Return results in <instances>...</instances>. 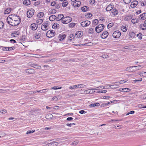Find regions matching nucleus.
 Listing matches in <instances>:
<instances>
[{"mask_svg": "<svg viewBox=\"0 0 146 146\" xmlns=\"http://www.w3.org/2000/svg\"><path fill=\"white\" fill-rule=\"evenodd\" d=\"M12 16V15H10L7 18L6 21L7 23L13 26H16L20 23L18 21H15L14 20L11 19V17Z\"/></svg>", "mask_w": 146, "mask_h": 146, "instance_id": "nucleus-1", "label": "nucleus"}, {"mask_svg": "<svg viewBox=\"0 0 146 146\" xmlns=\"http://www.w3.org/2000/svg\"><path fill=\"white\" fill-rule=\"evenodd\" d=\"M104 28V26L103 24H100L96 26L95 28L96 31L98 33L101 32Z\"/></svg>", "mask_w": 146, "mask_h": 146, "instance_id": "nucleus-2", "label": "nucleus"}, {"mask_svg": "<svg viewBox=\"0 0 146 146\" xmlns=\"http://www.w3.org/2000/svg\"><path fill=\"white\" fill-rule=\"evenodd\" d=\"M49 23L48 22L46 21L43 23L41 25V28L42 30L46 31L48 29Z\"/></svg>", "mask_w": 146, "mask_h": 146, "instance_id": "nucleus-3", "label": "nucleus"}, {"mask_svg": "<svg viewBox=\"0 0 146 146\" xmlns=\"http://www.w3.org/2000/svg\"><path fill=\"white\" fill-rule=\"evenodd\" d=\"M55 34V32L53 30H49L47 32L46 35L48 38H51L54 36Z\"/></svg>", "mask_w": 146, "mask_h": 146, "instance_id": "nucleus-4", "label": "nucleus"}, {"mask_svg": "<svg viewBox=\"0 0 146 146\" xmlns=\"http://www.w3.org/2000/svg\"><path fill=\"white\" fill-rule=\"evenodd\" d=\"M121 33L119 31H114L113 34V36L115 38H118L121 36Z\"/></svg>", "mask_w": 146, "mask_h": 146, "instance_id": "nucleus-5", "label": "nucleus"}, {"mask_svg": "<svg viewBox=\"0 0 146 146\" xmlns=\"http://www.w3.org/2000/svg\"><path fill=\"white\" fill-rule=\"evenodd\" d=\"M90 23L91 22L90 21L86 20L81 22L80 24L82 27H85L88 26Z\"/></svg>", "mask_w": 146, "mask_h": 146, "instance_id": "nucleus-6", "label": "nucleus"}, {"mask_svg": "<svg viewBox=\"0 0 146 146\" xmlns=\"http://www.w3.org/2000/svg\"><path fill=\"white\" fill-rule=\"evenodd\" d=\"M35 11L33 9L28 10L27 12V17L28 18H30L33 16L34 14Z\"/></svg>", "mask_w": 146, "mask_h": 146, "instance_id": "nucleus-7", "label": "nucleus"}, {"mask_svg": "<svg viewBox=\"0 0 146 146\" xmlns=\"http://www.w3.org/2000/svg\"><path fill=\"white\" fill-rule=\"evenodd\" d=\"M40 33L41 32L40 31L37 30L34 35L35 38L37 39L39 38L41 36Z\"/></svg>", "mask_w": 146, "mask_h": 146, "instance_id": "nucleus-8", "label": "nucleus"}, {"mask_svg": "<svg viewBox=\"0 0 146 146\" xmlns=\"http://www.w3.org/2000/svg\"><path fill=\"white\" fill-rule=\"evenodd\" d=\"M83 33L80 31L76 32L75 34L76 37L78 38H80L83 36Z\"/></svg>", "mask_w": 146, "mask_h": 146, "instance_id": "nucleus-9", "label": "nucleus"}, {"mask_svg": "<svg viewBox=\"0 0 146 146\" xmlns=\"http://www.w3.org/2000/svg\"><path fill=\"white\" fill-rule=\"evenodd\" d=\"M74 35L72 34H70L68 36V40L69 41L73 42L74 40Z\"/></svg>", "mask_w": 146, "mask_h": 146, "instance_id": "nucleus-10", "label": "nucleus"}, {"mask_svg": "<svg viewBox=\"0 0 146 146\" xmlns=\"http://www.w3.org/2000/svg\"><path fill=\"white\" fill-rule=\"evenodd\" d=\"M11 17L12 19L14 20L15 21H18V22H21V19L19 16H17V15H12V16Z\"/></svg>", "mask_w": 146, "mask_h": 146, "instance_id": "nucleus-11", "label": "nucleus"}, {"mask_svg": "<svg viewBox=\"0 0 146 146\" xmlns=\"http://www.w3.org/2000/svg\"><path fill=\"white\" fill-rule=\"evenodd\" d=\"M118 11L116 9H112L111 11V16H115L118 13Z\"/></svg>", "mask_w": 146, "mask_h": 146, "instance_id": "nucleus-12", "label": "nucleus"}, {"mask_svg": "<svg viewBox=\"0 0 146 146\" xmlns=\"http://www.w3.org/2000/svg\"><path fill=\"white\" fill-rule=\"evenodd\" d=\"M25 72L26 73L29 74H33L35 72L34 70L33 69H28L25 70Z\"/></svg>", "mask_w": 146, "mask_h": 146, "instance_id": "nucleus-13", "label": "nucleus"}, {"mask_svg": "<svg viewBox=\"0 0 146 146\" xmlns=\"http://www.w3.org/2000/svg\"><path fill=\"white\" fill-rule=\"evenodd\" d=\"M114 7V5L112 4H110L108 5L106 8V10L107 11H111Z\"/></svg>", "mask_w": 146, "mask_h": 146, "instance_id": "nucleus-14", "label": "nucleus"}, {"mask_svg": "<svg viewBox=\"0 0 146 146\" xmlns=\"http://www.w3.org/2000/svg\"><path fill=\"white\" fill-rule=\"evenodd\" d=\"M30 27L32 30H35L37 28L38 25L37 24L33 23L31 25Z\"/></svg>", "mask_w": 146, "mask_h": 146, "instance_id": "nucleus-15", "label": "nucleus"}, {"mask_svg": "<svg viewBox=\"0 0 146 146\" xmlns=\"http://www.w3.org/2000/svg\"><path fill=\"white\" fill-rule=\"evenodd\" d=\"M108 35L109 34L108 32L105 31L101 35V37L103 39L106 38L108 36Z\"/></svg>", "mask_w": 146, "mask_h": 146, "instance_id": "nucleus-16", "label": "nucleus"}, {"mask_svg": "<svg viewBox=\"0 0 146 146\" xmlns=\"http://www.w3.org/2000/svg\"><path fill=\"white\" fill-rule=\"evenodd\" d=\"M81 4V2L77 1L74 2L73 4V5L75 7H79Z\"/></svg>", "mask_w": 146, "mask_h": 146, "instance_id": "nucleus-17", "label": "nucleus"}, {"mask_svg": "<svg viewBox=\"0 0 146 146\" xmlns=\"http://www.w3.org/2000/svg\"><path fill=\"white\" fill-rule=\"evenodd\" d=\"M139 28L141 30H146V25L144 23H141L139 25Z\"/></svg>", "mask_w": 146, "mask_h": 146, "instance_id": "nucleus-18", "label": "nucleus"}, {"mask_svg": "<svg viewBox=\"0 0 146 146\" xmlns=\"http://www.w3.org/2000/svg\"><path fill=\"white\" fill-rule=\"evenodd\" d=\"M138 3V2L137 1H134L132 2L131 6V7H135L137 5Z\"/></svg>", "mask_w": 146, "mask_h": 146, "instance_id": "nucleus-19", "label": "nucleus"}, {"mask_svg": "<svg viewBox=\"0 0 146 146\" xmlns=\"http://www.w3.org/2000/svg\"><path fill=\"white\" fill-rule=\"evenodd\" d=\"M135 67H133V66H130L129 67H127L126 69V70L127 71L129 72H135V70H132L133 68H134Z\"/></svg>", "mask_w": 146, "mask_h": 146, "instance_id": "nucleus-20", "label": "nucleus"}, {"mask_svg": "<svg viewBox=\"0 0 146 146\" xmlns=\"http://www.w3.org/2000/svg\"><path fill=\"white\" fill-rule=\"evenodd\" d=\"M44 15V13L43 12H40L37 14V17L39 18L43 19Z\"/></svg>", "mask_w": 146, "mask_h": 146, "instance_id": "nucleus-21", "label": "nucleus"}, {"mask_svg": "<svg viewBox=\"0 0 146 146\" xmlns=\"http://www.w3.org/2000/svg\"><path fill=\"white\" fill-rule=\"evenodd\" d=\"M56 12V11L55 9H49L48 10V14H54Z\"/></svg>", "mask_w": 146, "mask_h": 146, "instance_id": "nucleus-22", "label": "nucleus"}, {"mask_svg": "<svg viewBox=\"0 0 146 146\" xmlns=\"http://www.w3.org/2000/svg\"><path fill=\"white\" fill-rule=\"evenodd\" d=\"M12 10V9L11 8H9L6 9L4 11V14H9Z\"/></svg>", "mask_w": 146, "mask_h": 146, "instance_id": "nucleus-23", "label": "nucleus"}, {"mask_svg": "<svg viewBox=\"0 0 146 146\" xmlns=\"http://www.w3.org/2000/svg\"><path fill=\"white\" fill-rule=\"evenodd\" d=\"M121 29L123 32H125L127 31V29L126 27V25L124 24L121 26Z\"/></svg>", "mask_w": 146, "mask_h": 146, "instance_id": "nucleus-24", "label": "nucleus"}, {"mask_svg": "<svg viewBox=\"0 0 146 146\" xmlns=\"http://www.w3.org/2000/svg\"><path fill=\"white\" fill-rule=\"evenodd\" d=\"M139 18L142 20H143L146 19V13H143L140 16Z\"/></svg>", "mask_w": 146, "mask_h": 146, "instance_id": "nucleus-25", "label": "nucleus"}, {"mask_svg": "<svg viewBox=\"0 0 146 146\" xmlns=\"http://www.w3.org/2000/svg\"><path fill=\"white\" fill-rule=\"evenodd\" d=\"M43 19L39 18L36 20V22L38 25L41 24L43 22Z\"/></svg>", "mask_w": 146, "mask_h": 146, "instance_id": "nucleus-26", "label": "nucleus"}, {"mask_svg": "<svg viewBox=\"0 0 146 146\" xmlns=\"http://www.w3.org/2000/svg\"><path fill=\"white\" fill-rule=\"evenodd\" d=\"M56 18V17L54 15H52L49 17V19L51 21H53Z\"/></svg>", "mask_w": 146, "mask_h": 146, "instance_id": "nucleus-27", "label": "nucleus"}, {"mask_svg": "<svg viewBox=\"0 0 146 146\" xmlns=\"http://www.w3.org/2000/svg\"><path fill=\"white\" fill-rule=\"evenodd\" d=\"M23 3L26 5H28L31 4V2L29 0H25L23 1Z\"/></svg>", "mask_w": 146, "mask_h": 146, "instance_id": "nucleus-28", "label": "nucleus"}, {"mask_svg": "<svg viewBox=\"0 0 146 146\" xmlns=\"http://www.w3.org/2000/svg\"><path fill=\"white\" fill-rule=\"evenodd\" d=\"M129 36L131 38H133L135 36L136 34L135 33L133 32H130L129 34Z\"/></svg>", "mask_w": 146, "mask_h": 146, "instance_id": "nucleus-29", "label": "nucleus"}, {"mask_svg": "<svg viewBox=\"0 0 146 146\" xmlns=\"http://www.w3.org/2000/svg\"><path fill=\"white\" fill-rule=\"evenodd\" d=\"M133 67H135V70H135V71L143 68V66L142 65H139L136 66H133Z\"/></svg>", "mask_w": 146, "mask_h": 146, "instance_id": "nucleus-30", "label": "nucleus"}, {"mask_svg": "<svg viewBox=\"0 0 146 146\" xmlns=\"http://www.w3.org/2000/svg\"><path fill=\"white\" fill-rule=\"evenodd\" d=\"M126 82V81H125V80H120L118 82H115L112 83V84H114L115 85V84H123Z\"/></svg>", "mask_w": 146, "mask_h": 146, "instance_id": "nucleus-31", "label": "nucleus"}, {"mask_svg": "<svg viewBox=\"0 0 146 146\" xmlns=\"http://www.w3.org/2000/svg\"><path fill=\"white\" fill-rule=\"evenodd\" d=\"M64 17V15L63 14L59 15L56 18L57 20L58 21L61 20V19H62Z\"/></svg>", "mask_w": 146, "mask_h": 146, "instance_id": "nucleus-32", "label": "nucleus"}, {"mask_svg": "<svg viewBox=\"0 0 146 146\" xmlns=\"http://www.w3.org/2000/svg\"><path fill=\"white\" fill-rule=\"evenodd\" d=\"M61 97L60 96H54L52 98L53 100L57 101L58 100V99H60Z\"/></svg>", "mask_w": 146, "mask_h": 146, "instance_id": "nucleus-33", "label": "nucleus"}, {"mask_svg": "<svg viewBox=\"0 0 146 146\" xmlns=\"http://www.w3.org/2000/svg\"><path fill=\"white\" fill-rule=\"evenodd\" d=\"M89 9V7L87 6H84L81 8L82 10L84 12H86Z\"/></svg>", "mask_w": 146, "mask_h": 146, "instance_id": "nucleus-34", "label": "nucleus"}, {"mask_svg": "<svg viewBox=\"0 0 146 146\" xmlns=\"http://www.w3.org/2000/svg\"><path fill=\"white\" fill-rule=\"evenodd\" d=\"M139 74L140 75V76L141 77H145L146 76V72H142L139 73Z\"/></svg>", "mask_w": 146, "mask_h": 146, "instance_id": "nucleus-35", "label": "nucleus"}, {"mask_svg": "<svg viewBox=\"0 0 146 146\" xmlns=\"http://www.w3.org/2000/svg\"><path fill=\"white\" fill-rule=\"evenodd\" d=\"M64 20H66V21H68V23H69L70 22L72 21V18L69 17H65L64 18Z\"/></svg>", "mask_w": 146, "mask_h": 146, "instance_id": "nucleus-36", "label": "nucleus"}, {"mask_svg": "<svg viewBox=\"0 0 146 146\" xmlns=\"http://www.w3.org/2000/svg\"><path fill=\"white\" fill-rule=\"evenodd\" d=\"M59 24H55L54 23L52 25V28L53 29H56L57 28H58V27H59Z\"/></svg>", "mask_w": 146, "mask_h": 146, "instance_id": "nucleus-37", "label": "nucleus"}, {"mask_svg": "<svg viewBox=\"0 0 146 146\" xmlns=\"http://www.w3.org/2000/svg\"><path fill=\"white\" fill-rule=\"evenodd\" d=\"M33 65V67L36 69H40L41 68V66L37 64H34Z\"/></svg>", "mask_w": 146, "mask_h": 146, "instance_id": "nucleus-38", "label": "nucleus"}, {"mask_svg": "<svg viewBox=\"0 0 146 146\" xmlns=\"http://www.w3.org/2000/svg\"><path fill=\"white\" fill-rule=\"evenodd\" d=\"M132 18V16L131 15H128L126 16L125 18V20L126 21H129Z\"/></svg>", "mask_w": 146, "mask_h": 146, "instance_id": "nucleus-39", "label": "nucleus"}, {"mask_svg": "<svg viewBox=\"0 0 146 146\" xmlns=\"http://www.w3.org/2000/svg\"><path fill=\"white\" fill-rule=\"evenodd\" d=\"M98 22L99 21L98 19H95L92 23V24L94 26H95L98 24Z\"/></svg>", "mask_w": 146, "mask_h": 146, "instance_id": "nucleus-40", "label": "nucleus"}, {"mask_svg": "<svg viewBox=\"0 0 146 146\" xmlns=\"http://www.w3.org/2000/svg\"><path fill=\"white\" fill-rule=\"evenodd\" d=\"M122 90H123V92H127L130 91L131 90L129 88H122Z\"/></svg>", "mask_w": 146, "mask_h": 146, "instance_id": "nucleus-41", "label": "nucleus"}, {"mask_svg": "<svg viewBox=\"0 0 146 146\" xmlns=\"http://www.w3.org/2000/svg\"><path fill=\"white\" fill-rule=\"evenodd\" d=\"M51 143V146H57L58 144V143L57 142H52Z\"/></svg>", "mask_w": 146, "mask_h": 146, "instance_id": "nucleus-42", "label": "nucleus"}, {"mask_svg": "<svg viewBox=\"0 0 146 146\" xmlns=\"http://www.w3.org/2000/svg\"><path fill=\"white\" fill-rule=\"evenodd\" d=\"M49 89L48 88L40 90V93L42 94L45 93Z\"/></svg>", "mask_w": 146, "mask_h": 146, "instance_id": "nucleus-43", "label": "nucleus"}, {"mask_svg": "<svg viewBox=\"0 0 146 146\" xmlns=\"http://www.w3.org/2000/svg\"><path fill=\"white\" fill-rule=\"evenodd\" d=\"M17 31H14L11 34V36H13L14 37H15L16 36V35H18L19 34H17Z\"/></svg>", "mask_w": 146, "mask_h": 146, "instance_id": "nucleus-44", "label": "nucleus"}, {"mask_svg": "<svg viewBox=\"0 0 146 146\" xmlns=\"http://www.w3.org/2000/svg\"><path fill=\"white\" fill-rule=\"evenodd\" d=\"M113 85H111V86H104L103 87V88H102L103 89H108L110 88V87L113 86L114 85H115V84H113Z\"/></svg>", "mask_w": 146, "mask_h": 146, "instance_id": "nucleus-45", "label": "nucleus"}, {"mask_svg": "<svg viewBox=\"0 0 146 146\" xmlns=\"http://www.w3.org/2000/svg\"><path fill=\"white\" fill-rule=\"evenodd\" d=\"M94 29L92 28H90L89 29V30L88 31V33L89 34H92L94 33Z\"/></svg>", "mask_w": 146, "mask_h": 146, "instance_id": "nucleus-46", "label": "nucleus"}, {"mask_svg": "<svg viewBox=\"0 0 146 146\" xmlns=\"http://www.w3.org/2000/svg\"><path fill=\"white\" fill-rule=\"evenodd\" d=\"M68 4V2L67 1H65L62 3V5L63 7H66Z\"/></svg>", "mask_w": 146, "mask_h": 146, "instance_id": "nucleus-47", "label": "nucleus"}, {"mask_svg": "<svg viewBox=\"0 0 146 146\" xmlns=\"http://www.w3.org/2000/svg\"><path fill=\"white\" fill-rule=\"evenodd\" d=\"M61 22L64 24H68V21H66V20H64V19L63 18L62 19H61Z\"/></svg>", "mask_w": 146, "mask_h": 146, "instance_id": "nucleus-48", "label": "nucleus"}, {"mask_svg": "<svg viewBox=\"0 0 146 146\" xmlns=\"http://www.w3.org/2000/svg\"><path fill=\"white\" fill-rule=\"evenodd\" d=\"M66 36L65 35H62L60 36V40H63L66 37Z\"/></svg>", "mask_w": 146, "mask_h": 146, "instance_id": "nucleus-49", "label": "nucleus"}, {"mask_svg": "<svg viewBox=\"0 0 146 146\" xmlns=\"http://www.w3.org/2000/svg\"><path fill=\"white\" fill-rule=\"evenodd\" d=\"M137 37L139 39H141L142 38V35L141 33L137 34Z\"/></svg>", "mask_w": 146, "mask_h": 146, "instance_id": "nucleus-50", "label": "nucleus"}, {"mask_svg": "<svg viewBox=\"0 0 146 146\" xmlns=\"http://www.w3.org/2000/svg\"><path fill=\"white\" fill-rule=\"evenodd\" d=\"M114 25V24L113 23H111L108 24V25L107 27L108 29H110L111 27H112Z\"/></svg>", "mask_w": 146, "mask_h": 146, "instance_id": "nucleus-51", "label": "nucleus"}, {"mask_svg": "<svg viewBox=\"0 0 146 146\" xmlns=\"http://www.w3.org/2000/svg\"><path fill=\"white\" fill-rule=\"evenodd\" d=\"M137 21L138 20L136 19H132L131 22L133 23H137L138 22Z\"/></svg>", "mask_w": 146, "mask_h": 146, "instance_id": "nucleus-52", "label": "nucleus"}, {"mask_svg": "<svg viewBox=\"0 0 146 146\" xmlns=\"http://www.w3.org/2000/svg\"><path fill=\"white\" fill-rule=\"evenodd\" d=\"M75 25V23H71L69 24V27L71 28H73L74 27Z\"/></svg>", "mask_w": 146, "mask_h": 146, "instance_id": "nucleus-53", "label": "nucleus"}, {"mask_svg": "<svg viewBox=\"0 0 146 146\" xmlns=\"http://www.w3.org/2000/svg\"><path fill=\"white\" fill-rule=\"evenodd\" d=\"M101 57L103 58H108L109 57L108 55L107 54H102Z\"/></svg>", "mask_w": 146, "mask_h": 146, "instance_id": "nucleus-54", "label": "nucleus"}, {"mask_svg": "<svg viewBox=\"0 0 146 146\" xmlns=\"http://www.w3.org/2000/svg\"><path fill=\"white\" fill-rule=\"evenodd\" d=\"M35 131V130H32V131H31V130H29L28 131H27V133H26V134H30L31 133H34V132Z\"/></svg>", "mask_w": 146, "mask_h": 146, "instance_id": "nucleus-55", "label": "nucleus"}, {"mask_svg": "<svg viewBox=\"0 0 146 146\" xmlns=\"http://www.w3.org/2000/svg\"><path fill=\"white\" fill-rule=\"evenodd\" d=\"M4 24L3 22L0 21V29H2L3 27Z\"/></svg>", "mask_w": 146, "mask_h": 146, "instance_id": "nucleus-56", "label": "nucleus"}, {"mask_svg": "<svg viewBox=\"0 0 146 146\" xmlns=\"http://www.w3.org/2000/svg\"><path fill=\"white\" fill-rule=\"evenodd\" d=\"M79 143L78 141H76L73 142L72 143V144L73 145H77Z\"/></svg>", "mask_w": 146, "mask_h": 146, "instance_id": "nucleus-57", "label": "nucleus"}, {"mask_svg": "<svg viewBox=\"0 0 146 146\" xmlns=\"http://www.w3.org/2000/svg\"><path fill=\"white\" fill-rule=\"evenodd\" d=\"M0 112L2 113H5L7 112V111L5 109H3V110H0Z\"/></svg>", "mask_w": 146, "mask_h": 146, "instance_id": "nucleus-58", "label": "nucleus"}, {"mask_svg": "<svg viewBox=\"0 0 146 146\" xmlns=\"http://www.w3.org/2000/svg\"><path fill=\"white\" fill-rule=\"evenodd\" d=\"M123 1L125 3L128 4L131 2V0H123Z\"/></svg>", "mask_w": 146, "mask_h": 146, "instance_id": "nucleus-59", "label": "nucleus"}, {"mask_svg": "<svg viewBox=\"0 0 146 146\" xmlns=\"http://www.w3.org/2000/svg\"><path fill=\"white\" fill-rule=\"evenodd\" d=\"M79 113L80 114H82L86 113V112L84 110H81L79 111Z\"/></svg>", "mask_w": 146, "mask_h": 146, "instance_id": "nucleus-60", "label": "nucleus"}, {"mask_svg": "<svg viewBox=\"0 0 146 146\" xmlns=\"http://www.w3.org/2000/svg\"><path fill=\"white\" fill-rule=\"evenodd\" d=\"M8 50H14L15 49V47L14 46H12L11 47H8Z\"/></svg>", "mask_w": 146, "mask_h": 146, "instance_id": "nucleus-61", "label": "nucleus"}, {"mask_svg": "<svg viewBox=\"0 0 146 146\" xmlns=\"http://www.w3.org/2000/svg\"><path fill=\"white\" fill-rule=\"evenodd\" d=\"M138 107L140 108H144V106L142 104H139L138 105Z\"/></svg>", "mask_w": 146, "mask_h": 146, "instance_id": "nucleus-62", "label": "nucleus"}, {"mask_svg": "<svg viewBox=\"0 0 146 146\" xmlns=\"http://www.w3.org/2000/svg\"><path fill=\"white\" fill-rule=\"evenodd\" d=\"M141 98L143 99H146V94H144L141 96Z\"/></svg>", "mask_w": 146, "mask_h": 146, "instance_id": "nucleus-63", "label": "nucleus"}, {"mask_svg": "<svg viewBox=\"0 0 146 146\" xmlns=\"http://www.w3.org/2000/svg\"><path fill=\"white\" fill-rule=\"evenodd\" d=\"M8 47H4L3 48V50L4 51H8Z\"/></svg>", "mask_w": 146, "mask_h": 146, "instance_id": "nucleus-64", "label": "nucleus"}]
</instances>
